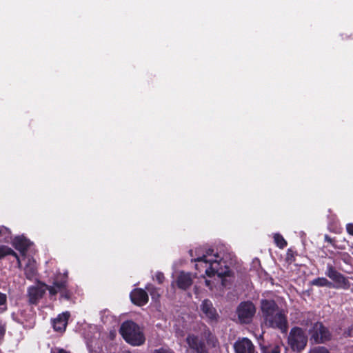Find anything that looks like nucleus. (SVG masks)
<instances>
[{"label":"nucleus","instance_id":"27","mask_svg":"<svg viewBox=\"0 0 353 353\" xmlns=\"http://www.w3.org/2000/svg\"><path fill=\"white\" fill-rule=\"evenodd\" d=\"M5 332H6V325L0 319V340H1L3 338Z\"/></svg>","mask_w":353,"mask_h":353},{"label":"nucleus","instance_id":"28","mask_svg":"<svg viewBox=\"0 0 353 353\" xmlns=\"http://www.w3.org/2000/svg\"><path fill=\"white\" fill-rule=\"evenodd\" d=\"M154 353H174V352L168 348V347H161L157 350H155Z\"/></svg>","mask_w":353,"mask_h":353},{"label":"nucleus","instance_id":"5","mask_svg":"<svg viewBox=\"0 0 353 353\" xmlns=\"http://www.w3.org/2000/svg\"><path fill=\"white\" fill-rule=\"evenodd\" d=\"M325 275L333 282V287L336 289L349 290L351 283L348 279L338 272L332 265L327 264Z\"/></svg>","mask_w":353,"mask_h":353},{"label":"nucleus","instance_id":"16","mask_svg":"<svg viewBox=\"0 0 353 353\" xmlns=\"http://www.w3.org/2000/svg\"><path fill=\"white\" fill-rule=\"evenodd\" d=\"M14 248L24 255L30 246V242L23 237H16L13 241Z\"/></svg>","mask_w":353,"mask_h":353},{"label":"nucleus","instance_id":"1","mask_svg":"<svg viewBox=\"0 0 353 353\" xmlns=\"http://www.w3.org/2000/svg\"><path fill=\"white\" fill-rule=\"evenodd\" d=\"M192 261L196 262V269L199 272L204 271L208 276L216 274L222 278V285H227V278L232 276V272L225 265V261L217 254L214 253L211 249L204 250L203 248H197L194 250H190Z\"/></svg>","mask_w":353,"mask_h":353},{"label":"nucleus","instance_id":"2","mask_svg":"<svg viewBox=\"0 0 353 353\" xmlns=\"http://www.w3.org/2000/svg\"><path fill=\"white\" fill-rule=\"evenodd\" d=\"M261 308L266 326L279 328L285 332L288 328L286 316L272 300H261Z\"/></svg>","mask_w":353,"mask_h":353},{"label":"nucleus","instance_id":"19","mask_svg":"<svg viewBox=\"0 0 353 353\" xmlns=\"http://www.w3.org/2000/svg\"><path fill=\"white\" fill-rule=\"evenodd\" d=\"M261 349L263 353H281V345L279 343L268 345H261Z\"/></svg>","mask_w":353,"mask_h":353},{"label":"nucleus","instance_id":"31","mask_svg":"<svg viewBox=\"0 0 353 353\" xmlns=\"http://www.w3.org/2000/svg\"><path fill=\"white\" fill-rule=\"evenodd\" d=\"M205 283L206 286L209 287L210 289L212 288V285L211 281L210 280L205 279Z\"/></svg>","mask_w":353,"mask_h":353},{"label":"nucleus","instance_id":"11","mask_svg":"<svg viewBox=\"0 0 353 353\" xmlns=\"http://www.w3.org/2000/svg\"><path fill=\"white\" fill-rule=\"evenodd\" d=\"M130 299L132 302L135 305L142 306L148 303V295L144 290L136 288L131 292Z\"/></svg>","mask_w":353,"mask_h":353},{"label":"nucleus","instance_id":"25","mask_svg":"<svg viewBox=\"0 0 353 353\" xmlns=\"http://www.w3.org/2000/svg\"><path fill=\"white\" fill-rule=\"evenodd\" d=\"M308 353H330L329 350L323 346H316L312 348Z\"/></svg>","mask_w":353,"mask_h":353},{"label":"nucleus","instance_id":"22","mask_svg":"<svg viewBox=\"0 0 353 353\" xmlns=\"http://www.w3.org/2000/svg\"><path fill=\"white\" fill-rule=\"evenodd\" d=\"M274 240L276 245L280 248H283L287 245L286 241L279 234H275L274 235Z\"/></svg>","mask_w":353,"mask_h":353},{"label":"nucleus","instance_id":"7","mask_svg":"<svg viewBox=\"0 0 353 353\" xmlns=\"http://www.w3.org/2000/svg\"><path fill=\"white\" fill-rule=\"evenodd\" d=\"M310 334V340L315 343H323L330 339L331 334L327 327L322 323H313L308 330Z\"/></svg>","mask_w":353,"mask_h":353},{"label":"nucleus","instance_id":"3","mask_svg":"<svg viewBox=\"0 0 353 353\" xmlns=\"http://www.w3.org/2000/svg\"><path fill=\"white\" fill-rule=\"evenodd\" d=\"M120 333L125 341L134 346H139L145 343V338L140 327L132 321L122 323Z\"/></svg>","mask_w":353,"mask_h":353},{"label":"nucleus","instance_id":"17","mask_svg":"<svg viewBox=\"0 0 353 353\" xmlns=\"http://www.w3.org/2000/svg\"><path fill=\"white\" fill-rule=\"evenodd\" d=\"M25 274L28 279H33L37 274V266L34 260L28 259V262L25 267Z\"/></svg>","mask_w":353,"mask_h":353},{"label":"nucleus","instance_id":"33","mask_svg":"<svg viewBox=\"0 0 353 353\" xmlns=\"http://www.w3.org/2000/svg\"><path fill=\"white\" fill-rule=\"evenodd\" d=\"M59 353H69V352H68L64 351V350H62L59 351Z\"/></svg>","mask_w":353,"mask_h":353},{"label":"nucleus","instance_id":"6","mask_svg":"<svg viewBox=\"0 0 353 353\" xmlns=\"http://www.w3.org/2000/svg\"><path fill=\"white\" fill-rule=\"evenodd\" d=\"M236 313L241 323H250L256 313V307L252 301L241 302L236 307Z\"/></svg>","mask_w":353,"mask_h":353},{"label":"nucleus","instance_id":"8","mask_svg":"<svg viewBox=\"0 0 353 353\" xmlns=\"http://www.w3.org/2000/svg\"><path fill=\"white\" fill-rule=\"evenodd\" d=\"M43 285L52 296H54L57 293H60L61 297H64L66 299H69L70 298V293L67 289V279L65 277L59 279V276H57L52 285H48L46 284H43Z\"/></svg>","mask_w":353,"mask_h":353},{"label":"nucleus","instance_id":"23","mask_svg":"<svg viewBox=\"0 0 353 353\" xmlns=\"http://www.w3.org/2000/svg\"><path fill=\"white\" fill-rule=\"evenodd\" d=\"M7 310V296L0 292V314Z\"/></svg>","mask_w":353,"mask_h":353},{"label":"nucleus","instance_id":"14","mask_svg":"<svg viewBox=\"0 0 353 353\" xmlns=\"http://www.w3.org/2000/svg\"><path fill=\"white\" fill-rule=\"evenodd\" d=\"M46 290L43 284L41 286H32L29 288V302L32 304H36L38 301L42 298Z\"/></svg>","mask_w":353,"mask_h":353},{"label":"nucleus","instance_id":"10","mask_svg":"<svg viewBox=\"0 0 353 353\" xmlns=\"http://www.w3.org/2000/svg\"><path fill=\"white\" fill-rule=\"evenodd\" d=\"M200 307L203 318H206L210 321L217 320L219 315L216 309L213 307L212 303L210 300H204L201 304Z\"/></svg>","mask_w":353,"mask_h":353},{"label":"nucleus","instance_id":"26","mask_svg":"<svg viewBox=\"0 0 353 353\" xmlns=\"http://www.w3.org/2000/svg\"><path fill=\"white\" fill-rule=\"evenodd\" d=\"M153 280L157 281L159 284H162L165 280L164 274L162 272H157L153 276Z\"/></svg>","mask_w":353,"mask_h":353},{"label":"nucleus","instance_id":"21","mask_svg":"<svg viewBox=\"0 0 353 353\" xmlns=\"http://www.w3.org/2000/svg\"><path fill=\"white\" fill-rule=\"evenodd\" d=\"M145 289L150 292L152 299L158 301L160 297L159 290L152 284H148Z\"/></svg>","mask_w":353,"mask_h":353},{"label":"nucleus","instance_id":"18","mask_svg":"<svg viewBox=\"0 0 353 353\" xmlns=\"http://www.w3.org/2000/svg\"><path fill=\"white\" fill-rule=\"evenodd\" d=\"M8 255L14 256L17 259L19 264H20L19 258L15 252L6 245H0V259Z\"/></svg>","mask_w":353,"mask_h":353},{"label":"nucleus","instance_id":"29","mask_svg":"<svg viewBox=\"0 0 353 353\" xmlns=\"http://www.w3.org/2000/svg\"><path fill=\"white\" fill-rule=\"evenodd\" d=\"M346 229L350 234L353 235V223H348L346 226Z\"/></svg>","mask_w":353,"mask_h":353},{"label":"nucleus","instance_id":"20","mask_svg":"<svg viewBox=\"0 0 353 353\" xmlns=\"http://www.w3.org/2000/svg\"><path fill=\"white\" fill-rule=\"evenodd\" d=\"M312 285L319 286V287H328V288H332L333 287V283L328 281L325 277H318L316 279H314L311 281Z\"/></svg>","mask_w":353,"mask_h":353},{"label":"nucleus","instance_id":"30","mask_svg":"<svg viewBox=\"0 0 353 353\" xmlns=\"http://www.w3.org/2000/svg\"><path fill=\"white\" fill-rule=\"evenodd\" d=\"M325 240L327 242H329L330 243H331L334 247H336V245L334 243L333 240L328 235H325Z\"/></svg>","mask_w":353,"mask_h":353},{"label":"nucleus","instance_id":"9","mask_svg":"<svg viewBox=\"0 0 353 353\" xmlns=\"http://www.w3.org/2000/svg\"><path fill=\"white\" fill-rule=\"evenodd\" d=\"M186 342L189 347L196 353H209L204 341L197 336L189 334L186 338Z\"/></svg>","mask_w":353,"mask_h":353},{"label":"nucleus","instance_id":"15","mask_svg":"<svg viewBox=\"0 0 353 353\" xmlns=\"http://www.w3.org/2000/svg\"><path fill=\"white\" fill-rule=\"evenodd\" d=\"M192 278L190 273L181 272L178 275L176 283L179 288L186 290L192 284Z\"/></svg>","mask_w":353,"mask_h":353},{"label":"nucleus","instance_id":"4","mask_svg":"<svg viewBox=\"0 0 353 353\" xmlns=\"http://www.w3.org/2000/svg\"><path fill=\"white\" fill-rule=\"evenodd\" d=\"M307 336L300 327H293L288 336V344L294 351L301 352L306 346Z\"/></svg>","mask_w":353,"mask_h":353},{"label":"nucleus","instance_id":"12","mask_svg":"<svg viewBox=\"0 0 353 353\" xmlns=\"http://www.w3.org/2000/svg\"><path fill=\"white\" fill-rule=\"evenodd\" d=\"M234 350L236 353H256L253 343L247 338L236 341Z\"/></svg>","mask_w":353,"mask_h":353},{"label":"nucleus","instance_id":"13","mask_svg":"<svg viewBox=\"0 0 353 353\" xmlns=\"http://www.w3.org/2000/svg\"><path fill=\"white\" fill-rule=\"evenodd\" d=\"M70 317L68 312L59 314L57 318L52 320V326L56 332H63L65 330L68 321Z\"/></svg>","mask_w":353,"mask_h":353},{"label":"nucleus","instance_id":"32","mask_svg":"<svg viewBox=\"0 0 353 353\" xmlns=\"http://www.w3.org/2000/svg\"><path fill=\"white\" fill-rule=\"evenodd\" d=\"M349 332H350V333L348 334V336H352L351 332H353V326L350 329Z\"/></svg>","mask_w":353,"mask_h":353},{"label":"nucleus","instance_id":"24","mask_svg":"<svg viewBox=\"0 0 353 353\" xmlns=\"http://www.w3.org/2000/svg\"><path fill=\"white\" fill-rule=\"evenodd\" d=\"M207 343L210 347H216L218 344L217 339L210 333L206 337Z\"/></svg>","mask_w":353,"mask_h":353}]
</instances>
